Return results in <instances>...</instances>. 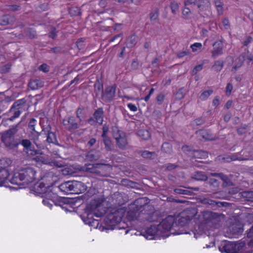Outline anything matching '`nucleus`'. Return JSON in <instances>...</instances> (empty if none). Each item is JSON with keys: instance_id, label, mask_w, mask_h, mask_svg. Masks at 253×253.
Instances as JSON below:
<instances>
[{"instance_id": "dca6fc26", "label": "nucleus", "mask_w": 253, "mask_h": 253, "mask_svg": "<svg viewBox=\"0 0 253 253\" xmlns=\"http://www.w3.org/2000/svg\"><path fill=\"white\" fill-rule=\"evenodd\" d=\"M85 160L87 161H96L101 157V152L99 150L92 149L85 154Z\"/></svg>"}, {"instance_id": "052dcab7", "label": "nucleus", "mask_w": 253, "mask_h": 253, "mask_svg": "<svg viewBox=\"0 0 253 253\" xmlns=\"http://www.w3.org/2000/svg\"><path fill=\"white\" fill-rule=\"evenodd\" d=\"M170 7L172 12L173 14H175L179 9V5L177 2L175 1H172L171 2Z\"/></svg>"}, {"instance_id": "9b49d317", "label": "nucleus", "mask_w": 253, "mask_h": 253, "mask_svg": "<svg viewBox=\"0 0 253 253\" xmlns=\"http://www.w3.org/2000/svg\"><path fill=\"white\" fill-rule=\"evenodd\" d=\"M116 85L108 86L104 91H102V99L107 102L113 100L116 95Z\"/></svg>"}, {"instance_id": "69168bd1", "label": "nucleus", "mask_w": 253, "mask_h": 253, "mask_svg": "<svg viewBox=\"0 0 253 253\" xmlns=\"http://www.w3.org/2000/svg\"><path fill=\"white\" fill-rule=\"evenodd\" d=\"M178 165L176 164L169 163L166 166V169L170 171L176 169Z\"/></svg>"}, {"instance_id": "8fccbe9b", "label": "nucleus", "mask_w": 253, "mask_h": 253, "mask_svg": "<svg viewBox=\"0 0 253 253\" xmlns=\"http://www.w3.org/2000/svg\"><path fill=\"white\" fill-rule=\"evenodd\" d=\"M213 92L212 90H205L201 94L200 98L202 100H206Z\"/></svg>"}, {"instance_id": "f03ea898", "label": "nucleus", "mask_w": 253, "mask_h": 253, "mask_svg": "<svg viewBox=\"0 0 253 253\" xmlns=\"http://www.w3.org/2000/svg\"><path fill=\"white\" fill-rule=\"evenodd\" d=\"M19 124V123L12 126L9 129L1 133V141L9 149L16 148L20 144L19 139L14 137V135L18 132Z\"/></svg>"}, {"instance_id": "ddd939ff", "label": "nucleus", "mask_w": 253, "mask_h": 253, "mask_svg": "<svg viewBox=\"0 0 253 253\" xmlns=\"http://www.w3.org/2000/svg\"><path fill=\"white\" fill-rule=\"evenodd\" d=\"M141 234L147 239L152 240L155 238L157 236H160L161 233L157 225H152L147 228L144 232Z\"/></svg>"}, {"instance_id": "c9c22d12", "label": "nucleus", "mask_w": 253, "mask_h": 253, "mask_svg": "<svg viewBox=\"0 0 253 253\" xmlns=\"http://www.w3.org/2000/svg\"><path fill=\"white\" fill-rule=\"evenodd\" d=\"M161 151L168 155H171L173 152L172 145L169 142L163 143L161 147Z\"/></svg>"}, {"instance_id": "bf43d9fd", "label": "nucleus", "mask_w": 253, "mask_h": 253, "mask_svg": "<svg viewBox=\"0 0 253 253\" xmlns=\"http://www.w3.org/2000/svg\"><path fill=\"white\" fill-rule=\"evenodd\" d=\"M185 94L184 88L182 87L179 88L176 93V97L178 99H182Z\"/></svg>"}, {"instance_id": "c85d7f7f", "label": "nucleus", "mask_w": 253, "mask_h": 253, "mask_svg": "<svg viewBox=\"0 0 253 253\" xmlns=\"http://www.w3.org/2000/svg\"><path fill=\"white\" fill-rule=\"evenodd\" d=\"M201 202L204 205L211 206L212 207H215L216 206L217 207H220L224 206L223 203L216 202L208 198H205L201 199Z\"/></svg>"}, {"instance_id": "ea45409f", "label": "nucleus", "mask_w": 253, "mask_h": 253, "mask_svg": "<svg viewBox=\"0 0 253 253\" xmlns=\"http://www.w3.org/2000/svg\"><path fill=\"white\" fill-rule=\"evenodd\" d=\"M192 178L197 180L205 181L208 179L207 175L204 172L197 171L192 176Z\"/></svg>"}, {"instance_id": "f257e3e1", "label": "nucleus", "mask_w": 253, "mask_h": 253, "mask_svg": "<svg viewBox=\"0 0 253 253\" xmlns=\"http://www.w3.org/2000/svg\"><path fill=\"white\" fill-rule=\"evenodd\" d=\"M36 171L31 167L22 168L15 172L10 179V183L15 185H28L34 182L36 178Z\"/></svg>"}, {"instance_id": "79ce46f5", "label": "nucleus", "mask_w": 253, "mask_h": 253, "mask_svg": "<svg viewBox=\"0 0 253 253\" xmlns=\"http://www.w3.org/2000/svg\"><path fill=\"white\" fill-rule=\"evenodd\" d=\"M138 135L144 140H148L150 138V133L146 129H141L138 132Z\"/></svg>"}, {"instance_id": "58836bf2", "label": "nucleus", "mask_w": 253, "mask_h": 253, "mask_svg": "<svg viewBox=\"0 0 253 253\" xmlns=\"http://www.w3.org/2000/svg\"><path fill=\"white\" fill-rule=\"evenodd\" d=\"M113 136L116 141L126 136V134L123 131L118 129L117 127H115L113 129Z\"/></svg>"}, {"instance_id": "e2e57ef3", "label": "nucleus", "mask_w": 253, "mask_h": 253, "mask_svg": "<svg viewBox=\"0 0 253 253\" xmlns=\"http://www.w3.org/2000/svg\"><path fill=\"white\" fill-rule=\"evenodd\" d=\"M202 45L200 42H196L191 45L190 47L191 48L193 52H195L199 48H201Z\"/></svg>"}, {"instance_id": "a18cd8bd", "label": "nucleus", "mask_w": 253, "mask_h": 253, "mask_svg": "<svg viewBox=\"0 0 253 253\" xmlns=\"http://www.w3.org/2000/svg\"><path fill=\"white\" fill-rule=\"evenodd\" d=\"M242 196L248 201H253V191H244L242 193Z\"/></svg>"}, {"instance_id": "5701e85b", "label": "nucleus", "mask_w": 253, "mask_h": 253, "mask_svg": "<svg viewBox=\"0 0 253 253\" xmlns=\"http://www.w3.org/2000/svg\"><path fill=\"white\" fill-rule=\"evenodd\" d=\"M49 186V184L46 185L43 182H39L35 185L34 187V191L37 194H42L46 192L47 188Z\"/></svg>"}, {"instance_id": "603ef678", "label": "nucleus", "mask_w": 253, "mask_h": 253, "mask_svg": "<svg viewBox=\"0 0 253 253\" xmlns=\"http://www.w3.org/2000/svg\"><path fill=\"white\" fill-rule=\"evenodd\" d=\"M27 153L30 154L31 155H36L40 154V150H36L34 148V146L31 143V146L29 149H27L26 150Z\"/></svg>"}, {"instance_id": "b1692460", "label": "nucleus", "mask_w": 253, "mask_h": 253, "mask_svg": "<svg viewBox=\"0 0 253 253\" xmlns=\"http://www.w3.org/2000/svg\"><path fill=\"white\" fill-rule=\"evenodd\" d=\"M138 154L144 159L148 160H154L158 157L155 152H150L147 150L138 151Z\"/></svg>"}, {"instance_id": "4c0bfd02", "label": "nucleus", "mask_w": 253, "mask_h": 253, "mask_svg": "<svg viewBox=\"0 0 253 253\" xmlns=\"http://www.w3.org/2000/svg\"><path fill=\"white\" fill-rule=\"evenodd\" d=\"M224 64V62L220 60H216L214 62V64L212 66L211 68L214 71L219 72L223 68Z\"/></svg>"}, {"instance_id": "1a4fd4ad", "label": "nucleus", "mask_w": 253, "mask_h": 253, "mask_svg": "<svg viewBox=\"0 0 253 253\" xmlns=\"http://www.w3.org/2000/svg\"><path fill=\"white\" fill-rule=\"evenodd\" d=\"M80 123L81 122L74 116L69 117L63 120V125L70 131L78 128L80 127Z\"/></svg>"}, {"instance_id": "423d86ee", "label": "nucleus", "mask_w": 253, "mask_h": 253, "mask_svg": "<svg viewBox=\"0 0 253 253\" xmlns=\"http://www.w3.org/2000/svg\"><path fill=\"white\" fill-rule=\"evenodd\" d=\"M155 209L153 206H146V209L139 211L138 213V220L141 222L148 221L154 222L157 219L155 214Z\"/></svg>"}, {"instance_id": "bb28decb", "label": "nucleus", "mask_w": 253, "mask_h": 253, "mask_svg": "<svg viewBox=\"0 0 253 253\" xmlns=\"http://www.w3.org/2000/svg\"><path fill=\"white\" fill-rule=\"evenodd\" d=\"M26 100L25 99H19L13 104L11 107L15 109L16 110H20L22 113L25 110Z\"/></svg>"}, {"instance_id": "a19ab883", "label": "nucleus", "mask_w": 253, "mask_h": 253, "mask_svg": "<svg viewBox=\"0 0 253 253\" xmlns=\"http://www.w3.org/2000/svg\"><path fill=\"white\" fill-rule=\"evenodd\" d=\"M116 143L118 147L121 149H124L127 144L126 136L121 138V139L117 140L116 141Z\"/></svg>"}, {"instance_id": "39448f33", "label": "nucleus", "mask_w": 253, "mask_h": 253, "mask_svg": "<svg viewBox=\"0 0 253 253\" xmlns=\"http://www.w3.org/2000/svg\"><path fill=\"white\" fill-rule=\"evenodd\" d=\"M203 220L199 226V228L206 227L207 229L216 227L218 222L217 214L215 212L210 211H204L202 212Z\"/></svg>"}, {"instance_id": "864d4df0", "label": "nucleus", "mask_w": 253, "mask_h": 253, "mask_svg": "<svg viewBox=\"0 0 253 253\" xmlns=\"http://www.w3.org/2000/svg\"><path fill=\"white\" fill-rule=\"evenodd\" d=\"M10 17L8 15H4L0 19V24L2 25H7L10 24Z\"/></svg>"}, {"instance_id": "6e6552de", "label": "nucleus", "mask_w": 253, "mask_h": 253, "mask_svg": "<svg viewBox=\"0 0 253 253\" xmlns=\"http://www.w3.org/2000/svg\"><path fill=\"white\" fill-rule=\"evenodd\" d=\"M157 226L161 234L169 231L172 227H174V217L168 216L157 225Z\"/></svg>"}, {"instance_id": "cd10ccee", "label": "nucleus", "mask_w": 253, "mask_h": 253, "mask_svg": "<svg viewBox=\"0 0 253 253\" xmlns=\"http://www.w3.org/2000/svg\"><path fill=\"white\" fill-rule=\"evenodd\" d=\"M43 85V82L39 79L32 80L28 84L29 87L32 90L38 89L42 87Z\"/></svg>"}, {"instance_id": "09e8293b", "label": "nucleus", "mask_w": 253, "mask_h": 253, "mask_svg": "<svg viewBox=\"0 0 253 253\" xmlns=\"http://www.w3.org/2000/svg\"><path fill=\"white\" fill-rule=\"evenodd\" d=\"M214 4L219 14L223 12V3L219 0H215Z\"/></svg>"}, {"instance_id": "338daca9", "label": "nucleus", "mask_w": 253, "mask_h": 253, "mask_svg": "<svg viewBox=\"0 0 253 253\" xmlns=\"http://www.w3.org/2000/svg\"><path fill=\"white\" fill-rule=\"evenodd\" d=\"M39 69L40 71H43L44 73L47 72L49 71V67L46 64H42L40 65L39 67Z\"/></svg>"}, {"instance_id": "9d476101", "label": "nucleus", "mask_w": 253, "mask_h": 253, "mask_svg": "<svg viewBox=\"0 0 253 253\" xmlns=\"http://www.w3.org/2000/svg\"><path fill=\"white\" fill-rule=\"evenodd\" d=\"M37 120L35 118H32L29 124L28 127L32 131V134L34 136V142L38 148H41L42 147V144L39 142V136L42 134V132H38L35 130V126L36 125Z\"/></svg>"}, {"instance_id": "5fc2aeb1", "label": "nucleus", "mask_w": 253, "mask_h": 253, "mask_svg": "<svg viewBox=\"0 0 253 253\" xmlns=\"http://www.w3.org/2000/svg\"><path fill=\"white\" fill-rule=\"evenodd\" d=\"M116 197V201L118 202L117 204L119 205H123L126 202V201L123 199V196L121 194H118L115 195Z\"/></svg>"}, {"instance_id": "72a5a7b5", "label": "nucleus", "mask_w": 253, "mask_h": 253, "mask_svg": "<svg viewBox=\"0 0 253 253\" xmlns=\"http://www.w3.org/2000/svg\"><path fill=\"white\" fill-rule=\"evenodd\" d=\"M21 113L20 110H16L15 109L11 107L8 112V116L10 117L8 119V120L13 121L15 119L18 118Z\"/></svg>"}, {"instance_id": "4468645a", "label": "nucleus", "mask_w": 253, "mask_h": 253, "mask_svg": "<svg viewBox=\"0 0 253 253\" xmlns=\"http://www.w3.org/2000/svg\"><path fill=\"white\" fill-rule=\"evenodd\" d=\"M243 231V225L239 221H235L231 223L227 230V232L232 236L241 234Z\"/></svg>"}, {"instance_id": "aec40b11", "label": "nucleus", "mask_w": 253, "mask_h": 253, "mask_svg": "<svg viewBox=\"0 0 253 253\" xmlns=\"http://www.w3.org/2000/svg\"><path fill=\"white\" fill-rule=\"evenodd\" d=\"M181 213L182 216H184L190 221L198 213V209L196 208H187Z\"/></svg>"}, {"instance_id": "a878e982", "label": "nucleus", "mask_w": 253, "mask_h": 253, "mask_svg": "<svg viewBox=\"0 0 253 253\" xmlns=\"http://www.w3.org/2000/svg\"><path fill=\"white\" fill-rule=\"evenodd\" d=\"M95 121L99 125H102L103 122L104 111L102 107L97 108L93 115Z\"/></svg>"}, {"instance_id": "774afa93", "label": "nucleus", "mask_w": 253, "mask_h": 253, "mask_svg": "<svg viewBox=\"0 0 253 253\" xmlns=\"http://www.w3.org/2000/svg\"><path fill=\"white\" fill-rule=\"evenodd\" d=\"M190 52L189 50H185V51H182L179 52L177 54V57L179 58H181L183 57L184 56L187 55L189 54Z\"/></svg>"}, {"instance_id": "49530a36", "label": "nucleus", "mask_w": 253, "mask_h": 253, "mask_svg": "<svg viewBox=\"0 0 253 253\" xmlns=\"http://www.w3.org/2000/svg\"><path fill=\"white\" fill-rule=\"evenodd\" d=\"M84 111V108L79 107L76 112L77 119L81 122L83 121Z\"/></svg>"}, {"instance_id": "f8f14e48", "label": "nucleus", "mask_w": 253, "mask_h": 253, "mask_svg": "<svg viewBox=\"0 0 253 253\" xmlns=\"http://www.w3.org/2000/svg\"><path fill=\"white\" fill-rule=\"evenodd\" d=\"M111 168L112 166L110 164L98 163L96 176L105 177L109 176Z\"/></svg>"}, {"instance_id": "13d9d810", "label": "nucleus", "mask_w": 253, "mask_h": 253, "mask_svg": "<svg viewBox=\"0 0 253 253\" xmlns=\"http://www.w3.org/2000/svg\"><path fill=\"white\" fill-rule=\"evenodd\" d=\"M174 192L178 194L188 195L190 192L188 190L182 189L181 188H176L174 190Z\"/></svg>"}, {"instance_id": "c03bdc74", "label": "nucleus", "mask_w": 253, "mask_h": 253, "mask_svg": "<svg viewBox=\"0 0 253 253\" xmlns=\"http://www.w3.org/2000/svg\"><path fill=\"white\" fill-rule=\"evenodd\" d=\"M26 35L30 39H35L37 37L36 31L32 28L26 29Z\"/></svg>"}, {"instance_id": "393cba45", "label": "nucleus", "mask_w": 253, "mask_h": 253, "mask_svg": "<svg viewBox=\"0 0 253 253\" xmlns=\"http://www.w3.org/2000/svg\"><path fill=\"white\" fill-rule=\"evenodd\" d=\"M72 181H68L61 184L59 186V189L61 191L65 193H72Z\"/></svg>"}, {"instance_id": "4d7b16f0", "label": "nucleus", "mask_w": 253, "mask_h": 253, "mask_svg": "<svg viewBox=\"0 0 253 253\" xmlns=\"http://www.w3.org/2000/svg\"><path fill=\"white\" fill-rule=\"evenodd\" d=\"M211 175L217 177L219 179L222 180L224 181H226L227 179V176L222 173H211Z\"/></svg>"}, {"instance_id": "a211bd4d", "label": "nucleus", "mask_w": 253, "mask_h": 253, "mask_svg": "<svg viewBox=\"0 0 253 253\" xmlns=\"http://www.w3.org/2000/svg\"><path fill=\"white\" fill-rule=\"evenodd\" d=\"M51 126L48 125L45 128H43L42 131L44 132L45 135H46V141L47 143L56 144L58 141L56 135L55 133L51 131Z\"/></svg>"}, {"instance_id": "20e7f679", "label": "nucleus", "mask_w": 253, "mask_h": 253, "mask_svg": "<svg viewBox=\"0 0 253 253\" xmlns=\"http://www.w3.org/2000/svg\"><path fill=\"white\" fill-rule=\"evenodd\" d=\"M125 211H126L124 208H120L110 212L105 219L106 225L110 227L111 229L115 228V226L117 225L118 224H121V221L124 216ZM118 228L125 229L124 226H121V224L118 226Z\"/></svg>"}, {"instance_id": "412c9836", "label": "nucleus", "mask_w": 253, "mask_h": 253, "mask_svg": "<svg viewBox=\"0 0 253 253\" xmlns=\"http://www.w3.org/2000/svg\"><path fill=\"white\" fill-rule=\"evenodd\" d=\"M139 211L135 208L131 207L130 204L129 206L128 211L127 212L126 217L129 221L137 219L138 220V213Z\"/></svg>"}, {"instance_id": "f3484780", "label": "nucleus", "mask_w": 253, "mask_h": 253, "mask_svg": "<svg viewBox=\"0 0 253 253\" xmlns=\"http://www.w3.org/2000/svg\"><path fill=\"white\" fill-rule=\"evenodd\" d=\"M149 199L146 197L138 198L135 200L131 204V207L135 208L137 210L140 211L142 209H146V206H151L149 205Z\"/></svg>"}, {"instance_id": "c756f323", "label": "nucleus", "mask_w": 253, "mask_h": 253, "mask_svg": "<svg viewBox=\"0 0 253 253\" xmlns=\"http://www.w3.org/2000/svg\"><path fill=\"white\" fill-rule=\"evenodd\" d=\"M102 141L105 145V148L107 151H110L112 150L113 144L112 143L111 139L104 134H101Z\"/></svg>"}, {"instance_id": "4be33fe9", "label": "nucleus", "mask_w": 253, "mask_h": 253, "mask_svg": "<svg viewBox=\"0 0 253 253\" xmlns=\"http://www.w3.org/2000/svg\"><path fill=\"white\" fill-rule=\"evenodd\" d=\"M9 174L8 170L5 169H0V186H6L9 182H10V179H8Z\"/></svg>"}, {"instance_id": "2f4dec72", "label": "nucleus", "mask_w": 253, "mask_h": 253, "mask_svg": "<svg viewBox=\"0 0 253 253\" xmlns=\"http://www.w3.org/2000/svg\"><path fill=\"white\" fill-rule=\"evenodd\" d=\"M189 221L184 216H182V213H180L179 216L175 219L174 218V226H184L186 225Z\"/></svg>"}, {"instance_id": "37998d69", "label": "nucleus", "mask_w": 253, "mask_h": 253, "mask_svg": "<svg viewBox=\"0 0 253 253\" xmlns=\"http://www.w3.org/2000/svg\"><path fill=\"white\" fill-rule=\"evenodd\" d=\"M21 7L19 5L10 4L5 5V9L8 11H16L20 10Z\"/></svg>"}, {"instance_id": "f704fd0d", "label": "nucleus", "mask_w": 253, "mask_h": 253, "mask_svg": "<svg viewBox=\"0 0 253 253\" xmlns=\"http://www.w3.org/2000/svg\"><path fill=\"white\" fill-rule=\"evenodd\" d=\"M197 5L200 11H203L209 8L210 5V2L209 0H198Z\"/></svg>"}, {"instance_id": "6ab92c4d", "label": "nucleus", "mask_w": 253, "mask_h": 253, "mask_svg": "<svg viewBox=\"0 0 253 253\" xmlns=\"http://www.w3.org/2000/svg\"><path fill=\"white\" fill-rule=\"evenodd\" d=\"M72 193L80 194L84 192L86 189V186L85 184L81 182L78 181H72Z\"/></svg>"}, {"instance_id": "7ed1b4c3", "label": "nucleus", "mask_w": 253, "mask_h": 253, "mask_svg": "<svg viewBox=\"0 0 253 253\" xmlns=\"http://www.w3.org/2000/svg\"><path fill=\"white\" fill-rule=\"evenodd\" d=\"M101 208L102 206L100 204H97L93 211L85 212L82 216V218L84 223L88 224L93 228H97L99 225V222L98 219H94L93 216L100 217L105 214L106 210Z\"/></svg>"}, {"instance_id": "473e14b6", "label": "nucleus", "mask_w": 253, "mask_h": 253, "mask_svg": "<svg viewBox=\"0 0 253 253\" xmlns=\"http://www.w3.org/2000/svg\"><path fill=\"white\" fill-rule=\"evenodd\" d=\"M97 166L98 163L85 164L84 169L85 171L92 173L96 176Z\"/></svg>"}, {"instance_id": "e433bc0d", "label": "nucleus", "mask_w": 253, "mask_h": 253, "mask_svg": "<svg viewBox=\"0 0 253 253\" xmlns=\"http://www.w3.org/2000/svg\"><path fill=\"white\" fill-rule=\"evenodd\" d=\"M197 133H199L202 138L206 140L211 141L215 139L212 134L208 131L200 130L199 132H197Z\"/></svg>"}, {"instance_id": "2eb2a0df", "label": "nucleus", "mask_w": 253, "mask_h": 253, "mask_svg": "<svg viewBox=\"0 0 253 253\" xmlns=\"http://www.w3.org/2000/svg\"><path fill=\"white\" fill-rule=\"evenodd\" d=\"M213 49L211 50V56L215 58L223 54V43L222 40H218L212 44Z\"/></svg>"}, {"instance_id": "3c124183", "label": "nucleus", "mask_w": 253, "mask_h": 253, "mask_svg": "<svg viewBox=\"0 0 253 253\" xmlns=\"http://www.w3.org/2000/svg\"><path fill=\"white\" fill-rule=\"evenodd\" d=\"M31 143L30 140L27 139H22L21 141H20V144L23 146L25 150L27 149L30 148Z\"/></svg>"}, {"instance_id": "0eeeda50", "label": "nucleus", "mask_w": 253, "mask_h": 253, "mask_svg": "<svg viewBox=\"0 0 253 253\" xmlns=\"http://www.w3.org/2000/svg\"><path fill=\"white\" fill-rule=\"evenodd\" d=\"M245 243L241 242L239 243H235L231 242H225L219 247V251L222 253H236L243 247Z\"/></svg>"}, {"instance_id": "6e6d98bb", "label": "nucleus", "mask_w": 253, "mask_h": 253, "mask_svg": "<svg viewBox=\"0 0 253 253\" xmlns=\"http://www.w3.org/2000/svg\"><path fill=\"white\" fill-rule=\"evenodd\" d=\"M195 156L199 158H206L208 157V153L202 150L195 151Z\"/></svg>"}, {"instance_id": "0e129e2a", "label": "nucleus", "mask_w": 253, "mask_h": 253, "mask_svg": "<svg viewBox=\"0 0 253 253\" xmlns=\"http://www.w3.org/2000/svg\"><path fill=\"white\" fill-rule=\"evenodd\" d=\"M94 87H95V91H97L98 92L101 91L102 92V91H104L103 90V84L99 82L96 83L94 84Z\"/></svg>"}, {"instance_id": "680f3d73", "label": "nucleus", "mask_w": 253, "mask_h": 253, "mask_svg": "<svg viewBox=\"0 0 253 253\" xmlns=\"http://www.w3.org/2000/svg\"><path fill=\"white\" fill-rule=\"evenodd\" d=\"M76 45L80 50L83 49L85 46L84 42L83 39L81 38L79 39L76 42Z\"/></svg>"}, {"instance_id": "de8ad7c7", "label": "nucleus", "mask_w": 253, "mask_h": 253, "mask_svg": "<svg viewBox=\"0 0 253 253\" xmlns=\"http://www.w3.org/2000/svg\"><path fill=\"white\" fill-rule=\"evenodd\" d=\"M209 183L211 186H212L213 188H216L219 186L220 182L218 179L211 178L209 179Z\"/></svg>"}, {"instance_id": "7c9ffc66", "label": "nucleus", "mask_w": 253, "mask_h": 253, "mask_svg": "<svg viewBox=\"0 0 253 253\" xmlns=\"http://www.w3.org/2000/svg\"><path fill=\"white\" fill-rule=\"evenodd\" d=\"M151 23L152 25L159 24V12L158 9H155L149 14Z\"/></svg>"}]
</instances>
